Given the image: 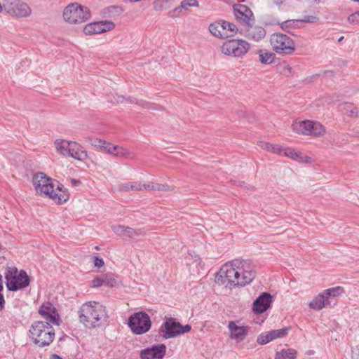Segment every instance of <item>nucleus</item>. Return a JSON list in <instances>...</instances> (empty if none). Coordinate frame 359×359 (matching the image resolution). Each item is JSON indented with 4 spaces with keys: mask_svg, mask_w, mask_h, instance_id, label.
Wrapping results in <instances>:
<instances>
[{
    "mask_svg": "<svg viewBox=\"0 0 359 359\" xmlns=\"http://www.w3.org/2000/svg\"><path fill=\"white\" fill-rule=\"evenodd\" d=\"M255 276L256 271L249 260L236 259L222 266L216 274L215 282L231 288L249 284Z\"/></svg>",
    "mask_w": 359,
    "mask_h": 359,
    "instance_id": "1",
    "label": "nucleus"
},
{
    "mask_svg": "<svg viewBox=\"0 0 359 359\" xmlns=\"http://www.w3.org/2000/svg\"><path fill=\"white\" fill-rule=\"evenodd\" d=\"M80 322L88 328H94L101 324L102 320L107 318L106 309L96 302L84 303L79 311Z\"/></svg>",
    "mask_w": 359,
    "mask_h": 359,
    "instance_id": "2",
    "label": "nucleus"
},
{
    "mask_svg": "<svg viewBox=\"0 0 359 359\" xmlns=\"http://www.w3.org/2000/svg\"><path fill=\"white\" fill-rule=\"evenodd\" d=\"M29 332L33 342L39 347L50 345L55 337V330L48 322L36 321L32 324Z\"/></svg>",
    "mask_w": 359,
    "mask_h": 359,
    "instance_id": "3",
    "label": "nucleus"
},
{
    "mask_svg": "<svg viewBox=\"0 0 359 359\" xmlns=\"http://www.w3.org/2000/svg\"><path fill=\"white\" fill-rule=\"evenodd\" d=\"M6 287L17 291L29 285V278L24 270L18 271L15 266L8 267L5 273Z\"/></svg>",
    "mask_w": 359,
    "mask_h": 359,
    "instance_id": "4",
    "label": "nucleus"
},
{
    "mask_svg": "<svg viewBox=\"0 0 359 359\" xmlns=\"http://www.w3.org/2000/svg\"><path fill=\"white\" fill-rule=\"evenodd\" d=\"M63 17L69 24H80L90 19V11L88 7L78 3H72L64 9Z\"/></svg>",
    "mask_w": 359,
    "mask_h": 359,
    "instance_id": "5",
    "label": "nucleus"
},
{
    "mask_svg": "<svg viewBox=\"0 0 359 359\" xmlns=\"http://www.w3.org/2000/svg\"><path fill=\"white\" fill-rule=\"evenodd\" d=\"M151 325L149 315L144 312L133 313L128 318V326L135 334H142L147 332Z\"/></svg>",
    "mask_w": 359,
    "mask_h": 359,
    "instance_id": "6",
    "label": "nucleus"
},
{
    "mask_svg": "<svg viewBox=\"0 0 359 359\" xmlns=\"http://www.w3.org/2000/svg\"><path fill=\"white\" fill-rule=\"evenodd\" d=\"M4 10L10 15L17 18H27L32 14V9L21 0H4Z\"/></svg>",
    "mask_w": 359,
    "mask_h": 359,
    "instance_id": "7",
    "label": "nucleus"
},
{
    "mask_svg": "<svg viewBox=\"0 0 359 359\" xmlns=\"http://www.w3.org/2000/svg\"><path fill=\"white\" fill-rule=\"evenodd\" d=\"M292 128L294 132L304 135H311L317 137L325 133V129L322 124L309 120L296 121L292 125Z\"/></svg>",
    "mask_w": 359,
    "mask_h": 359,
    "instance_id": "8",
    "label": "nucleus"
},
{
    "mask_svg": "<svg viewBox=\"0 0 359 359\" xmlns=\"http://www.w3.org/2000/svg\"><path fill=\"white\" fill-rule=\"evenodd\" d=\"M250 48L249 43L242 39H231L225 41L222 47V53L226 55L242 57Z\"/></svg>",
    "mask_w": 359,
    "mask_h": 359,
    "instance_id": "9",
    "label": "nucleus"
},
{
    "mask_svg": "<svg viewBox=\"0 0 359 359\" xmlns=\"http://www.w3.org/2000/svg\"><path fill=\"white\" fill-rule=\"evenodd\" d=\"M270 42L273 50L279 54H291L295 49L293 41L283 34H272Z\"/></svg>",
    "mask_w": 359,
    "mask_h": 359,
    "instance_id": "10",
    "label": "nucleus"
},
{
    "mask_svg": "<svg viewBox=\"0 0 359 359\" xmlns=\"http://www.w3.org/2000/svg\"><path fill=\"white\" fill-rule=\"evenodd\" d=\"M33 183L36 192L48 196L51 189L55 187L53 180L43 172H38L34 175Z\"/></svg>",
    "mask_w": 359,
    "mask_h": 359,
    "instance_id": "11",
    "label": "nucleus"
},
{
    "mask_svg": "<svg viewBox=\"0 0 359 359\" xmlns=\"http://www.w3.org/2000/svg\"><path fill=\"white\" fill-rule=\"evenodd\" d=\"M233 14L238 22L245 27L254 24L255 17L253 13L245 5L235 4L233 6Z\"/></svg>",
    "mask_w": 359,
    "mask_h": 359,
    "instance_id": "12",
    "label": "nucleus"
},
{
    "mask_svg": "<svg viewBox=\"0 0 359 359\" xmlns=\"http://www.w3.org/2000/svg\"><path fill=\"white\" fill-rule=\"evenodd\" d=\"M180 323L175 318H169L162 324L159 329V334L165 339L174 338L180 335Z\"/></svg>",
    "mask_w": 359,
    "mask_h": 359,
    "instance_id": "13",
    "label": "nucleus"
},
{
    "mask_svg": "<svg viewBox=\"0 0 359 359\" xmlns=\"http://www.w3.org/2000/svg\"><path fill=\"white\" fill-rule=\"evenodd\" d=\"M114 28V24L108 20L89 23L84 27L83 32L86 35L98 34Z\"/></svg>",
    "mask_w": 359,
    "mask_h": 359,
    "instance_id": "14",
    "label": "nucleus"
},
{
    "mask_svg": "<svg viewBox=\"0 0 359 359\" xmlns=\"http://www.w3.org/2000/svg\"><path fill=\"white\" fill-rule=\"evenodd\" d=\"M166 346L163 344L153 345L140 351L141 359H163L165 355Z\"/></svg>",
    "mask_w": 359,
    "mask_h": 359,
    "instance_id": "15",
    "label": "nucleus"
},
{
    "mask_svg": "<svg viewBox=\"0 0 359 359\" xmlns=\"http://www.w3.org/2000/svg\"><path fill=\"white\" fill-rule=\"evenodd\" d=\"M39 313L47 322L56 325H60V316L55 308L50 303L43 304L39 309Z\"/></svg>",
    "mask_w": 359,
    "mask_h": 359,
    "instance_id": "16",
    "label": "nucleus"
},
{
    "mask_svg": "<svg viewBox=\"0 0 359 359\" xmlns=\"http://www.w3.org/2000/svg\"><path fill=\"white\" fill-rule=\"evenodd\" d=\"M273 297L268 292H262L253 302L252 309L256 313H262L270 308Z\"/></svg>",
    "mask_w": 359,
    "mask_h": 359,
    "instance_id": "17",
    "label": "nucleus"
},
{
    "mask_svg": "<svg viewBox=\"0 0 359 359\" xmlns=\"http://www.w3.org/2000/svg\"><path fill=\"white\" fill-rule=\"evenodd\" d=\"M317 19L315 16H305L302 19L288 20L283 22L280 24V27L283 30L292 32V29L301 27L303 23H314L317 21Z\"/></svg>",
    "mask_w": 359,
    "mask_h": 359,
    "instance_id": "18",
    "label": "nucleus"
},
{
    "mask_svg": "<svg viewBox=\"0 0 359 359\" xmlns=\"http://www.w3.org/2000/svg\"><path fill=\"white\" fill-rule=\"evenodd\" d=\"M230 331V337L239 343L245 339L248 333V327L238 326L234 321H230L228 325Z\"/></svg>",
    "mask_w": 359,
    "mask_h": 359,
    "instance_id": "19",
    "label": "nucleus"
},
{
    "mask_svg": "<svg viewBox=\"0 0 359 359\" xmlns=\"http://www.w3.org/2000/svg\"><path fill=\"white\" fill-rule=\"evenodd\" d=\"M266 35L265 29L260 26L246 25L245 30V36L248 39H252L255 41H259L264 38Z\"/></svg>",
    "mask_w": 359,
    "mask_h": 359,
    "instance_id": "20",
    "label": "nucleus"
},
{
    "mask_svg": "<svg viewBox=\"0 0 359 359\" xmlns=\"http://www.w3.org/2000/svg\"><path fill=\"white\" fill-rule=\"evenodd\" d=\"M113 231L117 235L123 238H134L140 236L141 232L139 230L133 229V228L125 226L123 225H116L112 226Z\"/></svg>",
    "mask_w": 359,
    "mask_h": 359,
    "instance_id": "21",
    "label": "nucleus"
},
{
    "mask_svg": "<svg viewBox=\"0 0 359 359\" xmlns=\"http://www.w3.org/2000/svg\"><path fill=\"white\" fill-rule=\"evenodd\" d=\"M48 197L57 203H63L69 199V193L67 190L62 189L60 185H55L53 189H51Z\"/></svg>",
    "mask_w": 359,
    "mask_h": 359,
    "instance_id": "22",
    "label": "nucleus"
},
{
    "mask_svg": "<svg viewBox=\"0 0 359 359\" xmlns=\"http://www.w3.org/2000/svg\"><path fill=\"white\" fill-rule=\"evenodd\" d=\"M69 156L79 161H83L87 158L88 154L82 146L76 142H72Z\"/></svg>",
    "mask_w": 359,
    "mask_h": 359,
    "instance_id": "23",
    "label": "nucleus"
},
{
    "mask_svg": "<svg viewBox=\"0 0 359 359\" xmlns=\"http://www.w3.org/2000/svg\"><path fill=\"white\" fill-rule=\"evenodd\" d=\"M329 302L326 299L325 296H324L323 292L318 294L312 301H311L309 304V306L310 309L313 310H321L326 304Z\"/></svg>",
    "mask_w": 359,
    "mask_h": 359,
    "instance_id": "24",
    "label": "nucleus"
},
{
    "mask_svg": "<svg viewBox=\"0 0 359 359\" xmlns=\"http://www.w3.org/2000/svg\"><path fill=\"white\" fill-rule=\"evenodd\" d=\"M72 141L65 140H57L55 142V146L57 152L63 156H68L70 152Z\"/></svg>",
    "mask_w": 359,
    "mask_h": 359,
    "instance_id": "25",
    "label": "nucleus"
},
{
    "mask_svg": "<svg viewBox=\"0 0 359 359\" xmlns=\"http://www.w3.org/2000/svg\"><path fill=\"white\" fill-rule=\"evenodd\" d=\"M256 53L259 55V62L262 65H270L276 58V55L274 53L264 49L257 50Z\"/></svg>",
    "mask_w": 359,
    "mask_h": 359,
    "instance_id": "26",
    "label": "nucleus"
},
{
    "mask_svg": "<svg viewBox=\"0 0 359 359\" xmlns=\"http://www.w3.org/2000/svg\"><path fill=\"white\" fill-rule=\"evenodd\" d=\"M208 29L212 35L217 39H226L228 35L222 29L220 21H216L209 25Z\"/></svg>",
    "mask_w": 359,
    "mask_h": 359,
    "instance_id": "27",
    "label": "nucleus"
},
{
    "mask_svg": "<svg viewBox=\"0 0 359 359\" xmlns=\"http://www.w3.org/2000/svg\"><path fill=\"white\" fill-rule=\"evenodd\" d=\"M219 21L222 31L228 35L227 38L234 36L238 33V29L235 24L224 20Z\"/></svg>",
    "mask_w": 359,
    "mask_h": 359,
    "instance_id": "28",
    "label": "nucleus"
},
{
    "mask_svg": "<svg viewBox=\"0 0 359 359\" xmlns=\"http://www.w3.org/2000/svg\"><path fill=\"white\" fill-rule=\"evenodd\" d=\"M144 183L141 182H129L121 184L119 190L123 191H141L143 190Z\"/></svg>",
    "mask_w": 359,
    "mask_h": 359,
    "instance_id": "29",
    "label": "nucleus"
},
{
    "mask_svg": "<svg viewBox=\"0 0 359 359\" xmlns=\"http://www.w3.org/2000/svg\"><path fill=\"white\" fill-rule=\"evenodd\" d=\"M143 186V189L144 190H154L159 191H168L172 190V188L167 184H162L156 182L144 183Z\"/></svg>",
    "mask_w": 359,
    "mask_h": 359,
    "instance_id": "30",
    "label": "nucleus"
},
{
    "mask_svg": "<svg viewBox=\"0 0 359 359\" xmlns=\"http://www.w3.org/2000/svg\"><path fill=\"white\" fill-rule=\"evenodd\" d=\"M258 145L263 149L273 154L282 155V147L278 144H273L266 142H259Z\"/></svg>",
    "mask_w": 359,
    "mask_h": 359,
    "instance_id": "31",
    "label": "nucleus"
},
{
    "mask_svg": "<svg viewBox=\"0 0 359 359\" xmlns=\"http://www.w3.org/2000/svg\"><path fill=\"white\" fill-rule=\"evenodd\" d=\"M297 351L294 349H283L276 353L275 359H296Z\"/></svg>",
    "mask_w": 359,
    "mask_h": 359,
    "instance_id": "32",
    "label": "nucleus"
},
{
    "mask_svg": "<svg viewBox=\"0 0 359 359\" xmlns=\"http://www.w3.org/2000/svg\"><path fill=\"white\" fill-rule=\"evenodd\" d=\"M339 109L343 114H348L350 116H357V109L351 103L344 102L340 104Z\"/></svg>",
    "mask_w": 359,
    "mask_h": 359,
    "instance_id": "33",
    "label": "nucleus"
},
{
    "mask_svg": "<svg viewBox=\"0 0 359 359\" xmlns=\"http://www.w3.org/2000/svg\"><path fill=\"white\" fill-rule=\"evenodd\" d=\"M175 0H155L154 9L156 11H163L168 9Z\"/></svg>",
    "mask_w": 359,
    "mask_h": 359,
    "instance_id": "34",
    "label": "nucleus"
},
{
    "mask_svg": "<svg viewBox=\"0 0 359 359\" xmlns=\"http://www.w3.org/2000/svg\"><path fill=\"white\" fill-rule=\"evenodd\" d=\"M277 72L287 77L293 74L292 67L286 62H280L277 66Z\"/></svg>",
    "mask_w": 359,
    "mask_h": 359,
    "instance_id": "35",
    "label": "nucleus"
},
{
    "mask_svg": "<svg viewBox=\"0 0 359 359\" xmlns=\"http://www.w3.org/2000/svg\"><path fill=\"white\" fill-rule=\"evenodd\" d=\"M344 292V289L341 287H335L329 288L327 290H324L323 292L324 296H325L326 299L329 297H336L339 296Z\"/></svg>",
    "mask_w": 359,
    "mask_h": 359,
    "instance_id": "36",
    "label": "nucleus"
},
{
    "mask_svg": "<svg viewBox=\"0 0 359 359\" xmlns=\"http://www.w3.org/2000/svg\"><path fill=\"white\" fill-rule=\"evenodd\" d=\"M289 330H290V327H284V328L280 329V330H271L269 332L271 339H272V340H274L278 338H283V337H285L287 334Z\"/></svg>",
    "mask_w": 359,
    "mask_h": 359,
    "instance_id": "37",
    "label": "nucleus"
},
{
    "mask_svg": "<svg viewBox=\"0 0 359 359\" xmlns=\"http://www.w3.org/2000/svg\"><path fill=\"white\" fill-rule=\"evenodd\" d=\"M293 160L298 161L299 163H311L313 162V160L311 157L304 155L302 152L299 151H296Z\"/></svg>",
    "mask_w": 359,
    "mask_h": 359,
    "instance_id": "38",
    "label": "nucleus"
},
{
    "mask_svg": "<svg viewBox=\"0 0 359 359\" xmlns=\"http://www.w3.org/2000/svg\"><path fill=\"white\" fill-rule=\"evenodd\" d=\"M271 341H273V340H272V339H271L269 332H263V333L260 334L258 336L257 339V342L261 345L266 344L267 343H269Z\"/></svg>",
    "mask_w": 359,
    "mask_h": 359,
    "instance_id": "39",
    "label": "nucleus"
},
{
    "mask_svg": "<svg viewBox=\"0 0 359 359\" xmlns=\"http://www.w3.org/2000/svg\"><path fill=\"white\" fill-rule=\"evenodd\" d=\"M180 6L182 9H187L189 7L191 6L198 7V2L197 0H183L181 2Z\"/></svg>",
    "mask_w": 359,
    "mask_h": 359,
    "instance_id": "40",
    "label": "nucleus"
},
{
    "mask_svg": "<svg viewBox=\"0 0 359 359\" xmlns=\"http://www.w3.org/2000/svg\"><path fill=\"white\" fill-rule=\"evenodd\" d=\"M282 150L283 151H282L281 156L290 158L292 160L294 159L296 150H294L290 147H282Z\"/></svg>",
    "mask_w": 359,
    "mask_h": 359,
    "instance_id": "41",
    "label": "nucleus"
},
{
    "mask_svg": "<svg viewBox=\"0 0 359 359\" xmlns=\"http://www.w3.org/2000/svg\"><path fill=\"white\" fill-rule=\"evenodd\" d=\"M104 285L113 287L116 283V279L111 275L104 274L103 276Z\"/></svg>",
    "mask_w": 359,
    "mask_h": 359,
    "instance_id": "42",
    "label": "nucleus"
},
{
    "mask_svg": "<svg viewBox=\"0 0 359 359\" xmlns=\"http://www.w3.org/2000/svg\"><path fill=\"white\" fill-rule=\"evenodd\" d=\"M129 151L127 149L116 145L115 156L118 157H127Z\"/></svg>",
    "mask_w": 359,
    "mask_h": 359,
    "instance_id": "43",
    "label": "nucleus"
},
{
    "mask_svg": "<svg viewBox=\"0 0 359 359\" xmlns=\"http://www.w3.org/2000/svg\"><path fill=\"white\" fill-rule=\"evenodd\" d=\"M88 142L92 146L100 148V145L104 144L106 141L99 138L91 137L88 139Z\"/></svg>",
    "mask_w": 359,
    "mask_h": 359,
    "instance_id": "44",
    "label": "nucleus"
},
{
    "mask_svg": "<svg viewBox=\"0 0 359 359\" xmlns=\"http://www.w3.org/2000/svg\"><path fill=\"white\" fill-rule=\"evenodd\" d=\"M348 21L350 24H358L359 23V11H357L348 18Z\"/></svg>",
    "mask_w": 359,
    "mask_h": 359,
    "instance_id": "45",
    "label": "nucleus"
},
{
    "mask_svg": "<svg viewBox=\"0 0 359 359\" xmlns=\"http://www.w3.org/2000/svg\"><path fill=\"white\" fill-rule=\"evenodd\" d=\"M182 8L181 6L176 7L175 8L171 10L168 13V15L170 18H175L179 16L180 13L182 11Z\"/></svg>",
    "mask_w": 359,
    "mask_h": 359,
    "instance_id": "46",
    "label": "nucleus"
},
{
    "mask_svg": "<svg viewBox=\"0 0 359 359\" xmlns=\"http://www.w3.org/2000/svg\"><path fill=\"white\" fill-rule=\"evenodd\" d=\"M104 144L108 147L107 152L115 156L116 145H114L108 142H105Z\"/></svg>",
    "mask_w": 359,
    "mask_h": 359,
    "instance_id": "47",
    "label": "nucleus"
},
{
    "mask_svg": "<svg viewBox=\"0 0 359 359\" xmlns=\"http://www.w3.org/2000/svg\"><path fill=\"white\" fill-rule=\"evenodd\" d=\"M191 327L189 325H186L184 326L180 324L179 332H180V335H181L184 333L189 332L191 330Z\"/></svg>",
    "mask_w": 359,
    "mask_h": 359,
    "instance_id": "48",
    "label": "nucleus"
},
{
    "mask_svg": "<svg viewBox=\"0 0 359 359\" xmlns=\"http://www.w3.org/2000/svg\"><path fill=\"white\" fill-rule=\"evenodd\" d=\"M102 285H104L103 277H102V278H97L93 280V287H100V286H102Z\"/></svg>",
    "mask_w": 359,
    "mask_h": 359,
    "instance_id": "49",
    "label": "nucleus"
},
{
    "mask_svg": "<svg viewBox=\"0 0 359 359\" xmlns=\"http://www.w3.org/2000/svg\"><path fill=\"white\" fill-rule=\"evenodd\" d=\"M104 260L98 257H94V264L95 266L100 268L104 265Z\"/></svg>",
    "mask_w": 359,
    "mask_h": 359,
    "instance_id": "50",
    "label": "nucleus"
},
{
    "mask_svg": "<svg viewBox=\"0 0 359 359\" xmlns=\"http://www.w3.org/2000/svg\"><path fill=\"white\" fill-rule=\"evenodd\" d=\"M351 359H359V345L352 349Z\"/></svg>",
    "mask_w": 359,
    "mask_h": 359,
    "instance_id": "51",
    "label": "nucleus"
},
{
    "mask_svg": "<svg viewBox=\"0 0 359 359\" xmlns=\"http://www.w3.org/2000/svg\"><path fill=\"white\" fill-rule=\"evenodd\" d=\"M324 76L325 77L332 78L334 76V72L332 71H325L324 72Z\"/></svg>",
    "mask_w": 359,
    "mask_h": 359,
    "instance_id": "52",
    "label": "nucleus"
},
{
    "mask_svg": "<svg viewBox=\"0 0 359 359\" xmlns=\"http://www.w3.org/2000/svg\"><path fill=\"white\" fill-rule=\"evenodd\" d=\"M239 185H240L241 187H244V188H245V189H248V190H250V189H252V186L248 185V184H246L244 182H239Z\"/></svg>",
    "mask_w": 359,
    "mask_h": 359,
    "instance_id": "53",
    "label": "nucleus"
},
{
    "mask_svg": "<svg viewBox=\"0 0 359 359\" xmlns=\"http://www.w3.org/2000/svg\"><path fill=\"white\" fill-rule=\"evenodd\" d=\"M71 182L74 186H76L81 183L79 180L75 179H72Z\"/></svg>",
    "mask_w": 359,
    "mask_h": 359,
    "instance_id": "54",
    "label": "nucleus"
},
{
    "mask_svg": "<svg viewBox=\"0 0 359 359\" xmlns=\"http://www.w3.org/2000/svg\"><path fill=\"white\" fill-rule=\"evenodd\" d=\"M107 148H108V147H107V145L101 144L99 149H100L101 150H103L104 151H107Z\"/></svg>",
    "mask_w": 359,
    "mask_h": 359,
    "instance_id": "55",
    "label": "nucleus"
},
{
    "mask_svg": "<svg viewBox=\"0 0 359 359\" xmlns=\"http://www.w3.org/2000/svg\"><path fill=\"white\" fill-rule=\"evenodd\" d=\"M335 101H337V100H334V98H329L327 100H326L325 102L327 103V104H331V103H333Z\"/></svg>",
    "mask_w": 359,
    "mask_h": 359,
    "instance_id": "56",
    "label": "nucleus"
},
{
    "mask_svg": "<svg viewBox=\"0 0 359 359\" xmlns=\"http://www.w3.org/2000/svg\"><path fill=\"white\" fill-rule=\"evenodd\" d=\"M50 359H62V358H60V356H58L56 354H53V355H52V356L50 357Z\"/></svg>",
    "mask_w": 359,
    "mask_h": 359,
    "instance_id": "57",
    "label": "nucleus"
},
{
    "mask_svg": "<svg viewBox=\"0 0 359 359\" xmlns=\"http://www.w3.org/2000/svg\"><path fill=\"white\" fill-rule=\"evenodd\" d=\"M2 10H4V7H3V5H1V4H0V12H1Z\"/></svg>",
    "mask_w": 359,
    "mask_h": 359,
    "instance_id": "58",
    "label": "nucleus"
},
{
    "mask_svg": "<svg viewBox=\"0 0 359 359\" xmlns=\"http://www.w3.org/2000/svg\"><path fill=\"white\" fill-rule=\"evenodd\" d=\"M121 99H123V97H121ZM119 101H121V97H118V100H116V102H118Z\"/></svg>",
    "mask_w": 359,
    "mask_h": 359,
    "instance_id": "59",
    "label": "nucleus"
},
{
    "mask_svg": "<svg viewBox=\"0 0 359 359\" xmlns=\"http://www.w3.org/2000/svg\"><path fill=\"white\" fill-rule=\"evenodd\" d=\"M357 1H359V0H357Z\"/></svg>",
    "mask_w": 359,
    "mask_h": 359,
    "instance_id": "60",
    "label": "nucleus"
}]
</instances>
